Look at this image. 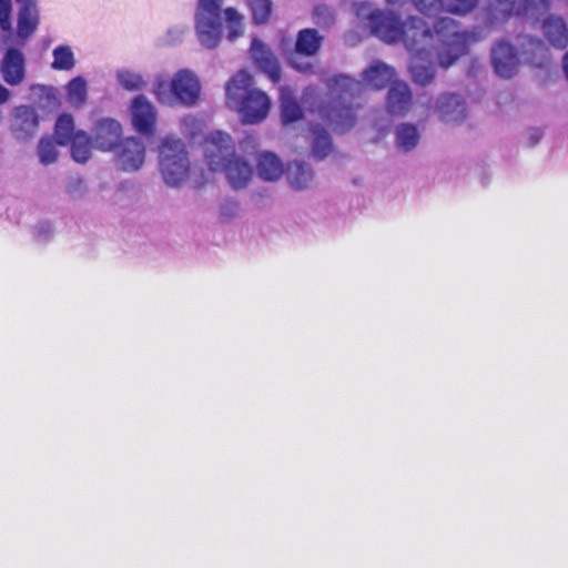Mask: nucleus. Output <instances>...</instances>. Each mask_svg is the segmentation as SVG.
Returning <instances> with one entry per match:
<instances>
[{
	"label": "nucleus",
	"mask_w": 568,
	"mask_h": 568,
	"mask_svg": "<svg viewBox=\"0 0 568 568\" xmlns=\"http://www.w3.org/2000/svg\"><path fill=\"white\" fill-rule=\"evenodd\" d=\"M406 49L412 54L409 71L413 81L423 87L429 84L435 77L434 59L436 52L419 44L417 39L413 41L410 37L406 40Z\"/></svg>",
	"instance_id": "nucleus-9"
},
{
	"label": "nucleus",
	"mask_w": 568,
	"mask_h": 568,
	"mask_svg": "<svg viewBox=\"0 0 568 568\" xmlns=\"http://www.w3.org/2000/svg\"><path fill=\"white\" fill-rule=\"evenodd\" d=\"M395 77V70L384 62L376 61L363 72L367 85L376 90L384 89Z\"/></svg>",
	"instance_id": "nucleus-22"
},
{
	"label": "nucleus",
	"mask_w": 568,
	"mask_h": 568,
	"mask_svg": "<svg viewBox=\"0 0 568 568\" xmlns=\"http://www.w3.org/2000/svg\"><path fill=\"white\" fill-rule=\"evenodd\" d=\"M414 4L425 16H435L444 9L443 0H414Z\"/></svg>",
	"instance_id": "nucleus-36"
},
{
	"label": "nucleus",
	"mask_w": 568,
	"mask_h": 568,
	"mask_svg": "<svg viewBox=\"0 0 568 568\" xmlns=\"http://www.w3.org/2000/svg\"><path fill=\"white\" fill-rule=\"evenodd\" d=\"M10 98V91L0 83V105L6 103Z\"/></svg>",
	"instance_id": "nucleus-45"
},
{
	"label": "nucleus",
	"mask_w": 568,
	"mask_h": 568,
	"mask_svg": "<svg viewBox=\"0 0 568 568\" xmlns=\"http://www.w3.org/2000/svg\"><path fill=\"white\" fill-rule=\"evenodd\" d=\"M531 43H536V45H537L538 48H544V42H542L541 40H539V39H537V40H531Z\"/></svg>",
	"instance_id": "nucleus-53"
},
{
	"label": "nucleus",
	"mask_w": 568,
	"mask_h": 568,
	"mask_svg": "<svg viewBox=\"0 0 568 568\" xmlns=\"http://www.w3.org/2000/svg\"><path fill=\"white\" fill-rule=\"evenodd\" d=\"M328 13V8L326 6H317L314 9L315 17H320L321 14Z\"/></svg>",
	"instance_id": "nucleus-47"
},
{
	"label": "nucleus",
	"mask_w": 568,
	"mask_h": 568,
	"mask_svg": "<svg viewBox=\"0 0 568 568\" xmlns=\"http://www.w3.org/2000/svg\"><path fill=\"white\" fill-rule=\"evenodd\" d=\"M172 94L184 105H192L199 98L200 83L190 70H180L171 81Z\"/></svg>",
	"instance_id": "nucleus-15"
},
{
	"label": "nucleus",
	"mask_w": 568,
	"mask_h": 568,
	"mask_svg": "<svg viewBox=\"0 0 568 568\" xmlns=\"http://www.w3.org/2000/svg\"><path fill=\"white\" fill-rule=\"evenodd\" d=\"M53 235V226L49 221H40L34 226V237L40 243L48 242Z\"/></svg>",
	"instance_id": "nucleus-39"
},
{
	"label": "nucleus",
	"mask_w": 568,
	"mask_h": 568,
	"mask_svg": "<svg viewBox=\"0 0 568 568\" xmlns=\"http://www.w3.org/2000/svg\"><path fill=\"white\" fill-rule=\"evenodd\" d=\"M479 0H450L447 11L455 14H467L478 4Z\"/></svg>",
	"instance_id": "nucleus-37"
},
{
	"label": "nucleus",
	"mask_w": 568,
	"mask_h": 568,
	"mask_svg": "<svg viewBox=\"0 0 568 568\" xmlns=\"http://www.w3.org/2000/svg\"><path fill=\"white\" fill-rule=\"evenodd\" d=\"M51 68L55 71H70L75 65V57L70 45L59 44L52 50Z\"/></svg>",
	"instance_id": "nucleus-31"
},
{
	"label": "nucleus",
	"mask_w": 568,
	"mask_h": 568,
	"mask_svg": "<svg viewBox=\"0 0 568 568\" xmlns=\"http://www.w3.org/2000/svg\"><path fill=\"white\" fill-rule=\"evenodd\" d=\"M109 152L114 153L115 165L125 172L138 171L145 160V145L135 136L125 138L115 144L109 142Z\"/></svg>",
	"instance_id": "nucleus-10"
},
{
	"label": "nucleus",
	"mask_w": 568,
	"mask_h": 568,
	"mask_svg": "<svg viewBox=\"0 0 568 568\" xmlns=\"http://www.w3.org/2000/svg\"><path fill=\"white\" fill-rule=\"evenodd\" d=\"M369 9L368 4L366 3H362L358 9H357V16L358 17H363L365 11H367Z\"/></svg>",
	"instance_id": "nucleus-49"
},
{
	"label": "nucleus",
	"mask_w": 568,
	"mask_h": 568,
	"mask_svg": "<svg viewBox=\"0 0 568 568\" xmlns=\"http://www.w3.org/2000/svg\"><path fill=\"white\" fill-rule=\"evenodd\" d=\"M130 114L134 130L141 135L151 136L155 130L156 112L149 99L139 94L130 105Z\"/></svg>",
	"instance_id": "nucleus-12"
},
{
	"label": "nucleus",
	"mask_w": 568,
	"mask_h": 568,
	"mask_svg": "<svg viewBox=\"0 0 568 568\" xmlns=\"http://www.w3.org/2000/svg\"><path fill=\"white\" fill-rule=\"evenodd\" d=\"M65 90L68 100L72 105L81 106L87 101L88 85L83 77L78 75L75 78H72L68 82Z\"/></svg>",
	"instance_id": "nucleus-32"
},
{
	"label": "nucleus",
	"mask_w": 568,
	"mask_h": 568,
	"mask_svg": "<svg viewBox=\"0 0 568 568\" xmlns=\"http://www.w3.org/2000/svg\"><path fill=\"white\" fill-rule=\"evenodd\" d=\"M367 26L371 32L386 43L403 41L406 45L408 37L414 41L420 36V41L429 42L433 39L428 23L418 17L409 18L405 23L398 14L387 10H374L367 16Z\"/></svg>",
	"instance_id": "nucleus-5"
},
{
	"label": "nucleus",
	"mask_w": 568,
	"mask_h": 568,
	"mask_svg": "<svg viewBox=\"0 0 568 568\" xmlns=\"http://www.w3.org/2000/svg\"><path fill=\"white\" fill-rule=\"evenodd\" d=\"M550 0H489L487 20L490 24L509 17L535 18L549 9Z\"/></svg>",
	"instance_id": "nucleus-8"
},
{
	"label": "nucleus",
	"mask_w": 568,
	"mask_h": 568,
	"mask_svg": "<svg viewBox=\"0 0 568 568\" xmlns=\"http://www.w3.org/2000/svg\"><path fill=\"white\" fill-rule=\"evenodd\" d=\"M544 136V131L539 128H531L528 131V145L535 146Z\"/></svg>",
	"instance_id": "nucleus-43"
},
{
	"label": "nucleus",
	"mask_w": 568,
	"mask_h": 568,
	"mask_svg": "<svg viewBox=\"0 0 568 568\" xmlns=\"http://www.w3.org/2000/svg\"><path fill=\"white\" fill-rule=\"evenodd\" d=\"M562 68H564L566 78L568 79V52L564 55Z\"/></svg>",
	"instance_id": "nucleus-50"
},
{
	"label": "nucleus",
	"mask_w": 568,
	"mask_h": 568,
	"mask_svg": "<svg viewBox=\"0 0 568 568\" xmlns=\"http://www.w3.org/2000/svg\"><path fill=\"white\" fill-rule=\"evenodd\" d=\"M290 185L295 190H304L313 181L314 172L310 164L302 161H292L286 171Z\"/></svg>",
	"instance_id": "nucleus-24"
},
{
	"label": "nucleus",
	"mask_w": 568,
	"mask_h": 568,
	"mask_svg": "<svg viewBox=\"0 0 568 568\" xmlns=\"http://www.w3.org/2000/svg\"><path fill=\"white\" fill-rule=\"evenodd\" d=\"M314 91H315V89H314V88H312V87L306 88V89L304 90V93H303L304 99H305L307 95L312 94Z\"/></svg>",
	"instance_id": "nucleus-52"
},
{
	"label": "nucleus",
	"mask_w": 568,
	"mask_h": 568,
	"mask_svg": "<svg viewBox=\"0 0 568 568\" xmlns=\"http://www.w3.org/2000/svg\"><path fill=\"white\" fill-rule=\"evenodd\" d=\"M251 55L257 68L265 73L273 83L281 80V68L276 57L265 44L254 38L251 43Z\"/></svg>",
	"instance_id": "nucleus-17"
},
{
	"label": "nucleus",
	"mask_w": 568,
	"mask_h": 568,
	"mask_svg": "<svg viewBox=\"0 0 568 568\" xmlns=\"http://www.w3.org/2000/svg\"><path fill=\"white\" fill-rule=\"evenodd\" d=\"M542 31L547 40L557 49L568 44V27L562 18L550 16L544 20Z\"/></svg>",
	"instance_id": "nucleus-21"
},
{
	"label": "nucleus",
	"mask_w": 568,
	"mask_h": 568,
	"mask_svg": "<svg viewBox=\"0 0 568 568\" xmlns=\"http://www.w3.org/2000/svg\"><path fill=\"white\" fill-rule=\"evenodd\" d=\"M12 11V3L11 0H0V28L4 32H11L12 26H11V16Z\"/></svg>",
	"instance_id": "nucleus-38"
},
{
	"label": "nucleus",
	"mask_w": 568,
	"mask_h": 568,
	"mask_svg": "<svg viewBox=\"0 0 568 568\" xmlns=\"http://www.w3.org/2000/svg\"><path fill=\"white\" fill-rule=\"evenodd\" d=\"M280 106L281 119L284 124H291L303 118V110L288 87L280 89Z\"/></svg>",
	"instance_id": "nucleus-23"
},
{
	"label": "nucleus",
	"mask_w": 568,
	"mask_h": 568,
	"mask_svg": "<svg viewBox=\"0 0 568 568\" xmlns=\"http://www.w3.org/2000/svg\"><path fill=\"white\" fill-rule=\"evenodd\" d=\"M120 126L121 125L118 121L109 118V134L118 132L120 130Z\"/></svg>",
	"instance_id": "nucleus-46"
},
{
	"label": "nucleus",
	"mask_w": 568,
	"mask_h": 568,
	"mask_svg": "<svg viewBox=\"0 0 568 568\" xmlns=\"http://www.w3.org/2000/svg\"><path fill=\"white\" fill-rule=\"evenodd\" d=\"M166 91V84L164 83H159L155 88V94L159 99L160 102L164 103L165 102V99L163 97L164 92Z\"/></svg>",
	"instance_id": "nucleus-44"
},
{
	"label": "nucleus",
	"mask_w": 568,
	"mask_h": 568,
	"mask_svg": "<svg viewBox=\"0 0 568 568\" xmlns=\"http://www.w3.org/2000/svg\"><path fill=\"white\" fill-rule=\"evenodd\" d=\"M303 54H297L294 51V53L288 58V62L298 72L308 73L312 71L313 65L310 62L303 61Z\"/></svg>",
	"instance_id": "nucleus-40"
},
{
	"label": "nucleus",
	"mask_w": 568,
	"mask_h": 568,
	"mask_svg": "<svg viewBox=\"0 0 568 568\" xmlns=\"http://www.w3.org/2000/svg\"><path fill=\"white\" fill-rule=\"evenodd\" d=\"M312 132V153L316 160H324L332 151V139L325 128L320 124L311 128Z\"/></svg>",
	"instance_id": "nucleus-29"
},
{
	"label": "nucleus",
	"mask_w": 568,
	"mask_h": 568,
	"mask_svg": "<svg viewBox=\"0 0 568 568\" xmlns=\"http://www.w3.org/2000/svg\"><path fill=\"white\" fill-rule=\"evenodd\" d=\"M69 144H71V156L78 163H85L90 159L93 146L106 151V142L104 140H97L94 145L91 138L84 131H77Z\"/></svg>",
	"instance_id": "nucleus-20"
},
{
	"label": "nucleus",
	"mask_w": 568,
	"mask_h": 568,
	"mask_svg": "<svg viewBox=\"0 0 568 568\" xmlns=\"http://www.w3.org/2000/svg\"><path fill=\"white\" fill-rule=\"evenodd\" d=\"M21 6L17 18V37L22 40L21 47L37 30L40 16L37 0H20Z\"/></svg>",
	"instance_id": "nucleus-16"
},
{
	"label": "nucleus",
	"mask_w": 568,
	"mask_h": 568,
	"mask_svg": "<svg viewBox=\"0 0 568 568\" xmlns=\"http://www.w3.org/2000/svg\"><path fill=\"white\" fill-rule=\"evenodd\" d=\"M328 102L320 106L318 113L336 131L351 130L356 122L355 100L362 94L364 84L348 75L339 74L327 79Z\"/></svg>",
	"instance_id": "nucleus-2"
},
{
	"label": "nucleus",
	"mask_w": 568,
	"mask_h": 568,
	"mask_svg": "<svg viewBox=\"0 0 568 568\" xmlns=\"http://www.w3.org/2000/svg\"><path fill=\"white\" fill-rule=\"evenodd\" d=\"M98 125H99V126L106 125V119H100V120L98 121Z\"/></svg>",
	"instance_id": "nucleus-54"
},
{
	"label": "nucleus",
	"mask_w": 568,
	"mask_h": 568,
	"mask_svg": "<svg viewBox=\"0 0 568 568\" xmlns=\"http://www.w3.org/2000/svg\"><path fill=\"white\" fill-rule=\"evenodd\" d=\"M223 0H197L194 12V29L200 44L213 50L223 38Z\"/></svg>",
	"instance_id": "nucleus-6"
},
{
	"label": "nucleus",
	"mask_w": 568,
	"mask_h": 568,
	"mask_svg": "<svg viewBox=\"0 0 568 568\" xmlns=\"http://www.w3.org/2000/svg\"><path fill=\"white\" fill-rule=\"evenodd\" d=\"M0 72L3 81L11 85H20L27 77L26 57L21 48L9 47L0 61Z\"/></svg>",
	"instance_id": "nucleus-11"
},
{
	"label": "nucleus",
	"mask_w": 568,
	"mask_h": 568,
	"mask_svg": "<svg viewBox=\"0 0 568 568\" xmlns=\"http://www.w3.org/2000/svg\"><path fill=\"white\" fill-rule=\"evenodd\" d=\"M40 116L33 105L21 104L11 113V131L16 139L28 140L39 130Z\"/></svg>",
	"instance_id": "nucleus-13"
},
{
	"label": "nucleus",
	"mask_w": 568,
	"mask_h": 568,
	"mask_svg": "<svg viewBox=\"0 0 568 568\" xmlns=\"http://www.w3.org/2000/svg\"><path fill=\"white\" fill-rule=\"evenodd\" d=\"M74 120L69 113H62L58 116L54 125V139L58 145H68L74 138Z\"/></svg>",
	"instance_id": "nucleus-30"
},
{
	"label": "nucleus",
	"mask_w": 568,
	"mask_h": 568,
	"mask_svg": "<svg viewBox=\"0 0 568 568\" xmlns=\"http://www.w3.org/2000/svg\"><path fill=\"white\" fill-rule=\"evenodd\" d=\"M57 140L51 136H42L38 143L39 161L43 165H50L58 159Z\"/></svg>",
	"instance_id": "nucleus-33"
},
{
	"label": "nucleus",
	"mask_w": 568,
	"mask_h": 568,
	"mask_svg": "<svg viewBox=\"0 0 568 568\" xmlns=\"http://www.w3.org/2000/svg\"><path fill=\"white\" fill-rule=\"evenodd\" d=\"M44 90L48 100H50L51 98L55 99V90L52 87H44Z\"/></svg>",
	"instance_id": "nucleus-48"
},
{
	"label": "nucleus",
	"mask_w": 568,
	"mask_h": 568,
	"mask_svg": "<svg viewBox=\"0 0 568 568\" xmlns=\"http://www.w3.org/2000/svg\"><path fill=\"white\" fill-rule=\"evenodd\" d=\"M204 156L211 171L224 172L234 190L244 189L253 175L251 164L236 155L230 134L215 131L205 139Z\"/></svg>",
	"instance_id": "nucleus-1"
},
{
	"label": "nucleus",
	"mask_w": 568,
	"mask_h": 568,
	"mask_svg": "<svg viewBox=\"0 0 568 568\" xmlns=\"http://www.w3.org/2000/svg\"><path fill=\"white\" fill-rule=\"evenodd\" d=\"M257 174L264 181H276L283 174V163L273 152H262L257 159Z\"/></svg>",
	"instance_id": "nucleus-25"
},
{
	"label": "nucleus",
	"mask_w": 568,
	"mask_h": 568,
	"mask_svg": "<svg viewBox=\"0 0 568 568\" xmlns=\"http://www.w3.org/2000/svg\"><path fill=\"white\" fill-rule=\"evenodd\" d=\"M187 27L184 24L174 26L168 30V43L175 44L183 40L185 33L187 32Z\"/></svg>",
	"instance_id": "nucleus-41"
},
{
	"label": "nucleus",
	"mask_w": 568,
	"mask_h": 568,
	"mask_svg": "<svg viewBox=\"0 0 568 568\" xmlns=\"http://www.w3.org/2000/svg\"><path fill=\"white\" fill-rule=\"evenodd\" d=\"M436 112L446 123H459L466 118V102L455 93H445L436 101Z\"/></svg>",
	"instance_id": "nucleus-18"
},
{
	"label": "nucleus",
	"mask_w": 568,
	"mask_h": 568,
	"mask_svg": "<svg viewBox=\"0 0 568 568\" xmlns=\"http://www.w3.org/2000/svg\"><path fill=\"white\" fill-rule=\"evenodd\" d=\"M420 140V134L415 124L400 123L395 130V141L398 150L409 152L414 150Z\"/></svg>",
	"instance_id": "nucleus-27"
},
{
	"label": "nucleus",
	"mask_w": 568,
	"mask_h": 568,
	"mask_svg": "<svg viewBox=\"0 0 568 568\" xmlns=\"http://www.w3.org/2000/svg\"><path fill=\"white\" fill-rule=\"evenodd\" d=\"M160 170L168 186H180L190 170V160L183 141L175 136H165L160 146Z\"/></svg>",
	"instance_id": "nucleus-7"
},
{
	"label": "nucleus",
	"mask_w": 568,
	"mask_h": 568,
	"mask_svg": "<svg viewBox=\"0 0 568 568\" xmlns=\"http://www.w3.org/2000/svg\"><path fill=\"white\" fill-rule=\"evenodd\" d=\"M432 30L433 39L429 42L420 41L419 44L436 52L438 63L443 68H448L455 61L467 52L468 45L477 40L475 32L460 31L456 20L449 17H443L435 21Z\"/></svg>",
	"instance_id": "nucleus-4"
},
{
	"label": "nucleus",
	"mask_w": 568,
	"mask_h": 568,
	"mask_svg": "<svg viewBox=\"0 0 568 568\" xmlns=\"http://www.w3.org/2000/svg\"><path fill=\"white\" fill-rule=\"evenodd\" d=\"M224 17L227 23V39L233 42L243 34V17L232 7L224 10Z\"/></svg>",
	"instance_id": "nucleus-34"
},
{
	"label": "nucleus",
	"mask_w": 568,
	"mask_h": 568,
	"mask_svg": "<svg viewBox=\"0 0 568 568\" xmlns=\"http://www.w3.org/2000/svg\"><path fill=\"white\" fill-rule=\"evenodd\" d=\"M253 78L241 70L226 83L225 91L227 104L237 111L243 123H258L263 121L270 110L271 101L261 90L252 89Z\"/></svg>",
	"instance_id": "nucleus-3"
},
{
	"label": "nucleus",
	"mask_w": 568,
	"mask_h": 568,
	"mask_svg": "<svg viewBox=\"0 0 568 568\" xmlns=\"http://www.w3.org/2000/svg\"><path fill=\"white\" fill-rule=\"evenodd\" d=\"M252 11L253 21L255 24H263L267 22L273 3L272 0H246Z\"/></svg>",
	"instance_id": "nucleus-35"
},
{
	"label": "nucleus",
	"mask_w": 568,
	"mask_h": 568,
	"mask_svg": "<svg viewBox=\"0 0 568 568\" xmlns=\"http://www.w3.org/2000/svg\"><path fill=\"white\" fill-rule=\"evenodd\" d=\"M405 0H386V3L388 6H399L402 7L404 4Z\"/></svg>",
	"instance_id": "nucleus-51"
},
{
	"label": "nucleus",
	"mask_w": 568,
	"mask_h": 568,
	"mask_svg": "<svg viewBox=\"0 0 568 568\" xmlns=\"http://www.w3.org/2000/svg\"><path fill=\"white\" fill-rule=\"evenodd\" d=\"M412 104V92L404 82H395L387 93V111L393 115H405Z\"/></svg>",
	"instance_id": "nucleus-19"
},
{
	"label": "nucleus",
	"mask_w": 568,
	"mask_h": 568,
	"mask_svg": "<svg viewBox=\"0 0 568 568\" xmlns=\"http://www.w3.org/2000/svg\"><path fill=\"white\" fill-rule=\"evenodd\" d=\"M115 78L119 85L130 92L142 91L148 85V80L141 72L125 67L115 71Z\"/></svg>",
	"instance_id": "nucleus-28"
},
{
	"label": "nucleus",
	"mask_w": 568,
	"mask_h": 568,
	"mask_svg": "<svg viewBox=\"0 0 568 568\" xmlns=\"http://www.w3.org/2000/svg\"><path fill=\"white\" fill-rule=\"evenodd\" d=\"M323 37L316 29H303L298 31L295 41V52L305 57L315 55L321 49Z\"/></svg>",
	"instance_id": "nucleus-26"
},
{
	"label": "nucleus",
	"mask_w": 568,
	"mask_h": 568,
	"mask_svg": "<svg viewBox=\"0 0 568 568\" xmlns=\"http://www.w3.org/2000/svg\"><path fill=\"white\" fill-rule=\"evenodd\" d=\"M491 63L496 74L504 79L513 78L518 68L517 51L507 41H498L491 49Z\"/></svg>",
	"instance_id": "nucleus-14"
},
{
	"label": "nucleus",
	"mask_w": 568,
	"mask_h": 568,
	"mask_svg": "<svg viewBox=\"0 0 568 568\" xmlns=\"http://www.w3.org/2000/svg\"><path fill=\"white\" fill-rule=\"evenodd\" d=\"M67 192L73 196L78 197L83 194V180L80 176H71L67 183Z\"/></svg>",
	"instance_id": "nucleus-42"
}]
</instances>
